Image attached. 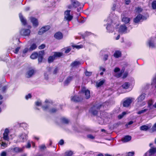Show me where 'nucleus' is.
I'll use <instances>...</instances> for the list:
<instances>
[{"label": "nucleus", "instance_id": "1", "mask_svg": "<svg viewBox=\"0 0 156 156\" xmlns=\"http://www.w3.org/2000/svg\"><path fill=\"white\" fill-rule=\"evenodd\" d=\"M71 11L66 10L64 12V20L67 21L68 22L71 21L73 19V16L70 14Z\"/></svg>", "mask_w": 156, "mask_h": 156}, {"label": "nucleus", "instance_id": "2", "mask_svg": "<svg viewBox=\"0 0 156 156\" xmlns=\"http://www.w3.org/2000/svg\"><path fill=\"white\" fill-rule=\"evenodd\" d=\"M77 75H70L68 76L64 82V84L65 86H68L72 81L75 77H77Z\"/></svg>", "mask_w": 156, "mask_h": 156}, {"label": "nucleus", "instance_id": "3", "mask_svg": "<svg viewBox=\"0 0 156 156\" xmlns=\"http://www.w3.org/2000/svg\"><path fill=\"white\" fill-rule=\"evenodd\" d=\"M30 30L29 29H22L20 31V34L24 37H29L30 33Z\"/></svg>", "mask_w": 156, "mask_h": 156}, {"label": "nucleus", "instance_id": "4", "mask_svg": "<svg viewBox=\"0 0 156 156\" xmlns=\"http://www.w3.org/2000/svg\"><path fill=\"white\" fill-rule=\"evenodd\" d=\"M71 100L75 102H79L82 101L83 100V98L78 95H75L74 96L71 97Z\"/></svg>", "mask_w": 156, "mask_h": 156}, {"label": "nucleus", "instance_id": "5", "mask_svg": "<svg viewBox=\"0 0 156 156\" xmlns=\"http://www.w3.org/2000/svg\"><path fill=\"white\" fill-rule=\"evenodd\" d=\"M81 92L83 93H84L85 95V98L87 99L90 97V91L88 89L86 90L84 87H83L81 90Z\"/></svg>", "mask_w": 156, "mask_h": 156}, {"label": "nucleus", "instance_id": "6", "mask_svg": "<svg viewBox=\"0 0 156 156\" xmlns=\"http://www.w3.org/2000/svg\"><path fill=\"white\" fill-rule=\"evenodd\" d=\"M50 28V27L49 26H46L43 27L39 30L38 34L39 35H42L48 30Z\"/></svg>", "mask_w": 156, "mask_h": 156}, {"label": "nucleus", "instance_id": "7", "mask_svg": "<svg viewBox=\"0 0 156 156\" xmlns=\"http://www.w3.org/2000/svg\"><path fill=\"white\" fill-rule=\"evenodd\" d=\"M132 102V98H128L126 100H125L123 103V106L124 107H128Z\"/></svg>", "mask_w": 156, "mask_h": 156}, {"label": "nucleus", "instance_id": "8", "mask_svg": "<svg viewBox=\"0 0 156 156\" xmlns=\"http://www.w3.org/2000/svg\"><path fill=\"white\" fill-rule=\"evenodd\" d=\"M44 55V50L39 52V55L38 56V61L39 63H41L42 62Z\"/></svg>", "mask_w": 156, "mask_h": 156}, {"label": "nucleus", "instance_id": "9", "mask_svg": "<svg viewBox=\"0 0 156 156\" xmlns=\"http://www.w3.org/2000/svg\"><path fill=\"white\" fill-rule=\"evenodd\" d=\"M30 21L32 23L33 26L34 27H37L39 25V23L37 19L34 17H31L30 18Z\"/></svg>", "mask_w": 156, "mask_h": 156}, {"label": "nucleus", "instance_id": "10", "mask_svg": "<svg viewBox=\"0 0 156 156\" xmlns=\"http://www.w3.org/2000/svg\"><path fill=\"white\" fill-rule=\"evenodd\" d=\"M54 37L57 40H60L63 38V35L61 32L58 31L55 34Z\"/></svg>", "mask_w": 156, "mask_h": 156}, {"label": "nucleus", "instance_id": "11", "mask_svg": "<svg viewBox=\"0 0 156 156\" xmlns=\"http://www.w3.org/2000/svg\"><path fill=\"white\" fill-rule=\"evenodd\" d=\"M143 16L141 14H138L133 19V22L135 23H139L142 19Z\"/></svg>", "mask_w": 156, "mask_h": 156}, {"label": "nucleus", "instance_id": "12", "mask_svg": "<svg viewBox=\"0 0 156 156\" xmlns=\"http://www.w3.org/2000/svg\"><path fill=\"white\" fill-rule=\"evenodd\" d=\"M35 71L34 69H32L28 70L26 74V77L30 78L34 74Z\"/></svg>", "mask_w": 156, "mask_h": 156}, {"label": "nucleus", "instance_id": "13", "mask_svg": "<svg viewBox=\"0 0 156 156\" xmlns=\"http://www.w3.org/2000/svg\"><path fill=\"white\" fill-rule=\"evenodd\" d=\"M89 112L94 116L97 115L98 113V111L96 109L95 105H93L90 108Z\"/></svg>", "mask_w": 156, "mask_h": 156}, {"label": "nucleus", "instance_id": "14", "mask_svg": "<svg viewBox=\"0 0 156 156\" xmlns=\"http://www.w3.org/2000/svg\"><path fill=\"white\" fill-rule=\"evenodd\" d=\"M131 136L129 135H126L121 139V141L123 143H126L130 141L131 139Z\"/></svg>", "mask_w": 156, "mask_h": 156}, {"label": "nucleus", "instance_id": "15", "mask_svg": "<svg viewBox=\"0 0 156 156\" xmlns=\"http://www.w3.org/2000/svg\"><path fill=\"white\" fill-rule=\"evenodd\" d=\"M19 17L20 20L22 24L24 25H27V20L24 18L21 13L19 14Z\"/></svg>", "mask_w": 156, "mask_h": 156}, {"label": "nucleus", "instance_id": "16", "mask_svg": "<svg viewBox=\"0 0 156 156\" xmlns=\"http://www.w3.org/2000/svg\"><path fill=\"white\" fill-rule=\"evenodd\" d=\"M71 4L73 7L76 8L80 5V3L76 0H70Z\"/></svg>", "mask_w": 156, "mask_h": 156}, {"label": "nucleus", "instance_id": "17", "mask_svg": "<svg viewBox=\"0 0 156 156\" xmlns=\"http://www.w3.org/2000/svg\"><path fill=\"white\" fill-rule=\"evenodd\" d=\"M106 28L108 32L109 33H112L114 31L113 26L109 23H108L107 24Z\"/></svg>", "mask_w": 156, "mask_h": 156}, {"label": "nucleus", "instance_id": "18", "mask_svg": "<svg viewBox=\"0 0 156 156\" xmlns=\"http://www.w3.org/2000/svg\"><path fill=\"white\" fill-rule=\"evenodd\" d=\"M127 30V27L125 24L121 25L119 29V31L120 32L123 33Z\"/></svg>", "mask_w": 156, "mask_h": 156}, {"label": "nucleus", "instance_id": "19", "mask_svg": "<svg viewBox=\"0 0 156 156\" xmlns=\"http://www.w3.org/2000/svg\"><path fill=\"white\" fill-rule=\"evenodd\" d=\"M53 55L55 59L58 58H59L63 55V53L60 52L55 51L53 52Z\"/></svg>", "mask_w": 156, "mask_h": 156}, {"label": "nucleus", "instance_id": "20", "mask_svg": "<svg viewBox=\"0 0 156 156\" xmlns=\"http://www.w3.org/2000/svg\"><path fill=\"white\" fill-rule=\"evenodd\" d=\"M27 136L25 133L21 134L20 136V139L21 142H23L27 139Z\"/></svg>", "mask_w": 156, "mask_h": 156}, {"label": "nucleus", "instance_id": "21", "mask_svg": "<svg viewBox=\"0 0 156 156\" xmlns=\"http://www.w3.org/2000/svg\"><path fill=\"white\" fill-rule=\"evenodd\" d=\"M115 58H119L122 56L121 52L119 50H116L113 54Z\"/></svg>", "mask_w": 156, "mask_h": 156}, {"label": "nucleus", "instance_id": "22", "mask_svg": "<svg viewBox=\"0 0 156 156\" xmlns=\"http://www.w3.org/2000/svg\"><path fill=\"white\" fill-rule=\"evenodd\" d=\"M145 98V96L144 94L140 95L137 98V101L138 102H141L143 101Z\"/></svg>", "mask_w": 156, "mask_h": 156}, {"label": "nucleus", "instance_id": "23", "mask_svg": "<svg viewBox=\"0 0 156 156\" xmlns=\"http://www.w3.org/2000/svg\"><path fill=\"white\" fill-rule=\"evenodd\" d=\"M38 55H39V53H38L37 52H35L31 55L30 56V58L33 59H36L38 57Z\"/></svg>", "mask_w": 156, "mask_h": 156}, {"label": "nucleus", "instance_id": "24", "mask_svg": "<svg viewBox=\"0 0 156 156\" xmlns=\"http://www.w3.org/2000/svg\"><path fill=\"white\" fill-rule=\"evenodd\" d=\"M130 20V18L126 17H124L122 19V21L125 23V24L129 23Z\"/></svg>", "mask_w": 156, "mask_h": 156}, {"label": "nucleus", "instance_id": "25", "mask_svg": "<svg viewBox=\"0 0 156 156\" xmlns=\"http://www.w3.org/2000/svg\"><path fill=\"white\" fill-rule=\"evenodd\" d=\"M55 59V58L53 55L52 56H50L48 58V62L49 63H52L54 62Z\"/></svg>", "mask_w": 156, "mask_h": 156}, {"label": "nucleus", "instance_id": "26", "mask_svg": "<svg viewBox=\"0 0 156 156\" xmlns=\"http://www.w3.org/2000/svg\"><path fill=\"white\" fill-rule=\"evenodd\" d=\"M80 63L79 61H74L71 64V66L72 67H74L76 66H77L78 65H80Z\"/></svg>", "mask_w": 156, "mask_h": 156}, {"label": "nucleus", "instance_id": "27", "mask_svg": "<svg viewBox=\"0 0 156 156\" xmlns=\"http://www.w3.org/2000/svg\"><path fill=\"white\" fill-rule=\"evenodd\" d=\"M130 86L129 83L127 82H126L124 83L123 84H122V87L124 89H128Z\"/></svg>", "mask_w": 156, "mask_h": 156}, {"label": "nucleus", "instance_id": "28", "mask_svg": "<svg viewBox=\"0 0 156 156\" xmlns=\"http://www.w3.org/2000/svg\"><path fill=\"white\" fill-rule=\"evenodd\" d=\"M105 80H103L100 81L98 83L97 82L96 83L97 87H101L104 84L105 82Z\"/></svg>", "mask_w": 156, "mask_h": 156}, {"label": "nucleus", "instance_id": "29", "mask_svg": "<svg viewBox=\"0 0 156 156\" xmlns=\"http://www.w3.org/2000/svg\"><path fill=\"white\" fill-rule=\"evenodd\" d=\"M140 129L142 131H147L149 129V127L147 126L144 125L140 127Z\"/></svg>", "mask_w": 156, "mask_h": 156}, {"label": "nucleus", "instance_id": "30", "mask_svg": "<svg viewBox=\"0 0 156 156\" xmlns=\"http://www.w3.org/2000/svg\"><path fill=\"white\" fill-rule=\"evenodd\" d=\"M156 152V148L152 147L149 151V153L152 155Z\"/></svg>", "mask_w": 156, "mask_h": 156}, {"label": "nucleus", "instance_id": "31", "mask_svg": "<svg viewBox=\"0 0 156 156\" xmlns=\"http://www.w3.org/2000/svg\"><path fill=\"white\" fill-rule=\"evenodd\" d=\"M153 101L151 99L149 100L147 103V107L149 108L150 110L152 109V108L151 107V106L153 105Z\"/></svg>", "mask_w": 156, "mask_h": 156}, {"label": "nucleus", "instance_id": "32", "mask_svg": "<svg viewBox=\"0 0 156 156\" xmlns=\"http://www.w3.org/2000/svg\"><path fill=\"white\" fill-rule=\"evenodd\" d=\"M12 150L13 151L16 153L21 152L22 151L21 149L17 147L14 148Z\"/></svg>", "mask_w": 156, "mask_h": 156}, {"label": "nucleus", "instance_id": "33", "mask_svg": "<svg viewBox=\"0 0 156 156\" xmlns=\"http://www.w3.org/2000/svg\"><path fill=\"white\" fill-rule=\"evenodd\" d=\"M37 48V46L35 43L33 44L30 46L29 50L30 51H33L35 49Z\"/></svg>", "mask_w": 156, "mask_h": 156}, {"label": "nucleus", "instance_id": "34", "mask_svg": "<svg viewBox=\"0 0 156 156\" xmlns=\"http://www.w3.org/2000/svg\"><path fill=\"white\" fill-rule=\"evenodd\" d=\"M58 110V109L55 108H52L49 111V112L50 113H56Z\"/></svg>", "mask_w": 156, "mask_h": 156}, {"label": "nucleus", "instance_id": "35", "mask_svg": "<svg viewBox=\"0 0 156 156\" xmlns=\"http://www.w3.org/2000/svg\"><path fill=\"white\" fill-rule=\"evenodd\" d=\"M41 108L44 111H47L49 109V106L48 105H43L42 106Z\"/></svg>", "mask_w": 156, "mask_h": 156}, {"label": "nucleus", "instance_id": "36", "mask_svg": "<svg viewBox=\"0 0 156 156\" xmlns=\"http://www.w3.org/2000/svg\"><path fill=\"white\" fill-rule=\"evenodd\" d=\"M152 8L154 9H156V1H154L151 4Z\"/></svg>", "mask_w": 156, "mask_h": 156}, {"label": "nucleus", "instance_id": "37", "mask_svg": "<svg viewBox=\"0 0 156 156\" xmlns=\"http://www.w3.org/2000/svg\"><path fill=\"white\" fill-rule=\"evenodd\" d=\"M126 114V112H123L121 114H119L118 116V118L119 119H122L123 116Z\"/></svg>", "mask_w": 156, "mask_h": 156}, {"label": "nucleus", "instance_id": "38", "mask_svg": "<svg viewBox=\"0 0 156 156\" xmlns=\"http://www.w3.org/2000/svg\"><path fill=\"white\" fill-rule=\"evenodd\" d=\"M62 121L63 122L66 124H68L69 122L68 120L65 118L62 119Z\"/></svg>", "mask_w": 156, "mask_h": 156}, {"label": "nucleus", "instance_id": "39", "mask_svg": "<svg viewBox=\"0 0 156 156\" xmlns=\"http://www.w3.org/2000/svg\"><path fill=\"white\" fill-rule=\"evenodd\" d=\"M147 110L148 109H144L139 111L137 113L139 114H141L142 113L146 112L147 111Z\"/></svg>", "mask_w": 156, "mask_h": 156}, {"label": "nucleus", "instance_id": "40", "mask_svg": "<svg viewBox=\"0 0 156 156\" xmlns=\"http://www.w3.org/2000/svg\"><path fill=\"white\" fill-rule=\"evenodd\" d=\"M9 135L3 134V139L5 140H9Z\"/></svg>", "mask_w": 156, "mask_h": 156}, {"label": "nucleus", "instance_id": "41", "mask_svg": "<svg viewBox=\"0 0 156 156\" xmlns=\"http://www.w3.org/2000/svg\"><path fill=\"white\" fill-rule=\"evenodd\" d=\"M148 44H149V46L150 47H151L153 48L154 47V43H153V42L152 40H150L149 41Z\"/></svg>", "mask_w": 156, "mask_h": 156}, {"label": "nucleus", "instance_id": "42", "mask_svg": "<svg viewBox=\"0 0 156 156\" xmlns=\"http://www.w3.org/2000/svg\"><path fill=\"white\" fill-rule=\"evenodd\" d=\"M73 154V153L71 151L66 152L65 153L66 156H71Z\"/></svg>", "mask_w": 156, "mask_h": 156}, {"label": "nucleus", "instance_id": "43", "mask_svg": "<svg viewBox=\"0 0 156 156\" xmlns=\"http://www.w3.org/2000/svg\"><path fill=\"white\" fill-rule=\"evenodd\" d=\"M20 49V47H18L15 49L14 51H13L14 53L17 54L18 53V52Z\"/></svg>", "mask_w": 156, "mask_h": 156}, {"label": "nucleus", "instance_id": "44", "mask_svg": "<svg viewBox=\"0 0 156 156\" xmlns=\"http://www.w3.org/2000/svg\"><path fill=\"white\" fill-rule=\"evenodd\" d=\"M92 74V72H88L86 70L85 72V75L86 76H89L91 75Z\"/></svg>", "mask_w": 156, "mask_h": 156}, {"label": "nucleus", "instance_id": "45", "mask_svg": "<svg viewBox=\"0 0 156 156\" xmlns=\"http://www.w3.org/2000/svg\"><path fill=\"white\" fill-rule=\"evenodd\" d=\"M46 103H49L52 104L53 103V101L51 100H49L48 99H46L44 101Z\"/></svg>", "mask_w": 156, "mask_h": 156}, {"label": "nucleus", "instance_id": "46", "mask_svg": "<svg viewBox=\"0 0 156 156\" xmlns=\"http://www.w3.org/2000/svg\"><path fill=\"white\" fill-rule=\"evenodd\" d=\"M134 154V152H129L128 153L127 155L126 156H133Z\"/></svg>", "mask_w": 156, "mask_h": 156}, {"label": "nucleus", "instance_id": "47", "mask_svg": "<svg viewBox=\"0 0 156 156\" xmlns=\"http://www.w3.org/2000/svg\"><path fill=\"white\" fill-rule=\"evenodd\" d=\"M71 49L70 47H67L65 51V53H69L71 50Z\"/></svg>", "mask_w": 156, "mask_h": 156}, {"label": "nucleus", "instance_id": "48", "mask_svg": "<svg viewBox=\"0 0 156 156\" xmlns=\"http://www.w3.org/2000/svg\"><path fill=\"white\" fill-rule=\"evenodd\" d=\"M32 97V95L30 94H28L27 95L25 96V98L27 100L28 99Z\"/></svg>", "mask_w": 156, "mask_h": 156}, {"label": "nucleus", "instance_id": "49", "mask_svg": "<svg viewBox=\"0 0 156 156\" xmlns=\"http://www.w3.org/2000/svg\"><path fill=\"white\" fill-rule=\"evenodd\" d=\"M136 11L138 12H140L142 11V9L140 7H139L136 8Z\"/></svg>", "mask_w": 156, "mask_h": 156}, {"label": "nucleus", "instance_id": "50", "mask_svg": "<svg viewBox=\"0 0 156 156\" xmlns=\"http://www.w3.org/2000/svg\"><path fill=\"white\" fill-rule=\"evenodd\" d=\"M35 105L37 106H40L42 105V103L41 101H37L35 102Z\"/></svg>", "mask_w": 156, "mask_h": 156}, {"label": "nucleus", "instance_id": "51", "mask_svg": "<svg viewBox=\"0 0 156 156\" xmlns=\"http://www.w3.org/2000/svg\"><path fill=\"white\" fill-rule=\"evenodd\" d=\"M72 46L73 48H76L77 49H80L81 48L80 46L79 45H72Z\"/></svg>", "mask_w": 156, "mask_h": 156}, {"label": "nucleus", "instance_id": "52", "mask_svg": "<svg viewBox=\"0 0 156 156\" xmlns=\"http://www.w3.org/2000/svg\"><path fill=\"white\" fill-rule=\"evenodd\" d=\"M9 129L7 128H6L5 129L4 133H3V134L9 135Z\"/></svg>", "mask_w": 156, "mask_h": 156}, {"label": "nucleus", "instance_id": "53", "mask_svg": "<svg viewBox=\"0 0 156 156\" xmlns=\"http://www.w3.org/2000/svg\"><path fill=\"white\" fill-rule=\"evenodd\" d=\"M45 45L44 44H42L39 47V49H43L45 48Z\"/></svg>", "mask_w": 156, "mask_h": 156}, {"label": "nucleus", "instance_id": "54", "mask_svg": "<svg viewBox=\"0 0 156 156\" xmlns=\"http://www.w3.org/2000/svg\"><path fill=\"white\" fill-rule=\"evenodd\" d=\"M88 138L91 139H94L95 138V137L91 134H89L87 136Z\"/></svg>", "mask_w": 156, "mask_h": 156}, {"label": "nucleus", "instance_id": "55", "mask_svg": "<svg viewBox=\"0 0 156 156\" xmlns=\"http://www.w3.org/2000/svg\"><path fill=\"white\" fill-rule=\"evenodd\" d=\"M39 148L41 150L44 149L46 148L45 145H42L39 147Z\"/></svg>", "mask_w": 156, "mask_h": 156}, {"label": "nucleus", "instance_id": "56", "mask_svg": "<svg viewBox=\"0 0 156 156\" xmlns=\"http://www.w3.org/2000/svg\"><path fill=\"white\" fill-rule=\"evenodd\" d=\"M28 49L27 48H26L23 50V53L24 55L28 52Z\"/></svg>", "mask_w": 156, "mask_h": 156}, {"label": "nucleus", "instance_id": "57", "mask_svg": "<svg viewBox=\"0 0 156 156\" xmlns=\"http://www.w3.org/2000/svg\"><path fill=\"white\" fill-rule=\"evenodd\" d=\"M64 144V141L63 140L61 139L60 140L58 144L61 145H63Z\"/></svg>", "mask_w": 156, "mask_h": 156}, {"label": "nucleus", "instance_id": "58", "mask_svg": "<svg viewBox=\"0 0 156 156\" xmlns=\"http://www.w3.org/2000/svg\"><path fill=\"white\" fill-rule=\"evenodd\" d=\"M120 70V69L118 67H116L114 69V71L115 73L118 72Z\"/></svg>", "mask_w": 156, "mask_h": 156}, {"label": "nucleus", "instance_id": "59", "mask_svg": "<svg viewBox=\"0 0 156 156\" xmlns=\"http://www.w3.org/2000/svg\"><path fill=\"white\" fill-rule=\"evenodd\" d=\"M91 34V33L90 32H89L88 31H86L85 33V34L87 37L88 36L90 35Z\"/></svg>", "mask_w": 156, "mask_h": 156}, {"label": "nucleus", "instance_id": "60", "mask_svg": "<svg viewBox=\"0 0 156 156\" xmlns=\"http://www.w3.org/2000/svg\"><path fill=\"white\" fill-rule=\"evenodd\" d=\"M108 55H105L104 57V61H106L108 59Z\"/></svg>", "mask_w": 156, "mask_h": 156}, {"label": "nucleus", "instance_id": "61", "mask_svg": "<svg viewBox=\"0 0 156 156\" xmlns=\"http://www.w3.org/2000/svg\"><path fill=\"white\" fill-rule=\"evenodd\" d=\"M1 156H6V153L5 151L2 152L1 154Z\"/></svg>", "mask_w": 156, "mask_h": 156}, {"label": "nucleus", "instance_id": "62", "mask_svg": "<svg viewBox=\"0 0 156 156\" xmlns=\"http://www.w3.org/2000/svg\"><path fill=\"white\" fill-rule=\"evenodd\" d=\"M58 71V69L57 67L55 68L53 71V74H56L57 73Z\"/></svg>", "mask_w": 156, "mask_h": 156}, {"label": "nucleus", "instance_id": "63", "mask_svg": "<svg viewBox=\"0 0 156 156\" xmlns=\"http://www.w3.org/2000/svg\"><path fill=\"white\" fill-rule=\"evenodd\" d=\"M31 145L30 142L27 143V146L26 147L27 148H30L31 147Z\"/></svg>", "mask_w": 156, "mask_h": 156}, {"label": "nucleus", "instance_id": "64", "mask_svg": "<svg viewBox=\"0 0 156 156\" xmlns=\"http://www.w3.org/2000/svg\"><path fill=\"white\" fill-rule=\"evenodd\" d=\"M152 130L153 131H156V123L154 124V126L152 127Z\"/></svg>", "mask_w": 156, "mask_h": 156}]
</instances>
